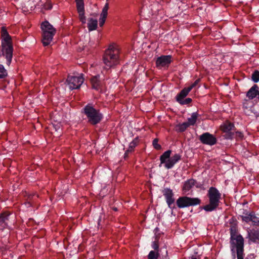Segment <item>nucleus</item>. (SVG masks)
Returning a JSON list of instances; mask_svg holds the SVG:
<instances>
[{"mask_svg":"<svg viewBox=\"0 0 259 259\" xmlns=\"http://www.w3.org/2000/svg\"><path fill=\"white\" fill-rule=\"evenodd\" d=\"M83 82V78L81 75H76L74 73L69 74L66 79V83L69 86L70 90L79 89Z\"/></svg>","mask_w":259,"mask_h":259,"instance_id":"8","label":"nucleus"},{"mask_svg":"<svg viewBox=\"0 0 259 259\" xmlns=\"http://www.w3.org/2000/svg\"><path fill=\"white\" fill-rule=\"evenodd\" d=\"M240 217L243 221L246 223H249L251 220V212L247 215H240Z\"/></svg>","mask_w":259,"mask_h":259,"instance_id":"32","label":"nucleus"},{"mask_svg":"<svg viewBox=\"0 0 259 259\" xmlns=\"http://www.w3.org/2000/svg\"><path fill=\"white\" fill-rule=\"evenodd\" d=\"M171 61V55H162L156 59V66L158 68L168 67Z\"/></svg>","mask_w":259,"mask_h":259,"instance_id":"12","label":"nucleus"},{"mask_svg":"<svg viewBox=\"0 0 259 259\" xmlns=\"http://www.w3.org/2000/svg\"><path fill=\"white\" fill-rule=\"evenodd\" d=\"M235 137L238 139H242L243 137V134L239 131H235Z\"/></svg>","mask_w":259,"mask_h":259,"instance_id":"36","label":"nucleus"},{"mask_svg":"<svg viewBox=\"0 0 259 259\" xmlns=\"http://www.w3.org/2000/svg\"><path fill=\"white\" fill-rule=\"evenodd\" d=\"M191 259H198L196 256H192L191 258Z\"/></svg>","mask_w":259,"mask_h":259,"instance_id":"43","label":"nucleus"},{"mask_svg":"<svg viewBox=\"0 0 259 259\" xmlns=\"http://www.w3.org/2000/svg\"><path fill=\"white\" fill-rule=\"evenodd\" d=\"M192 100L191 98H187L185 99H183L182 100H181V101H180L178 103L182 105H188L190 103H191L192 102Z\"/></svg>","mask_w":259,"mask_h":259,"instance_id":"33","label":"nucleus"},{"mask_svg":"<svg viewBox=\"0 0 259 259\" xmlns=\"http://www.w3.org/2000/svg\"><path fill=\"white\" fill-rule=\"evenodd\" d=\"M253 225L259 226V217L256 216L253 212H251V220Z\"/></svg>","mask_w":259,"mask_h":259,"instance_id":"28","label":"nucleus"},{"mask_svg":"<svg viewBox=\"0 0 259 259\" xmlns=\"http://www.w3.org/2000/svg\"><path fill=\"white\" fill-rule=\"evenodd\" d=\"M65 239H66V241L67 240V236H66Z\"/></svg>","mask_w":259,"mask_h":259,"instance_id":"44","label":"nucleus"},{"mask_svg":"<svg viewBox=\"0 0 259 259\" xmlns=\"http://www.w3.org/2000/svg\"><path fill=\"white\" fill-rule=\"evenodd\" d=\"M199 140L203 144L209 146H213L217 143L216 137L208 132L204 133L201 135L199 137Z\"/></svg>","mask_w":259,"mask_h":259,"instance_id":"10","label":"nucleus"},{"mask_svg":"<svg viewBox=\"0 0 259 259\" xmlns=\"http://www.w3.org/2000/svg\"><path fill=\"white\" fill-rule=\"evenodd\" d=\"M41 28L42 31V44L44 46H47L52 41L53 36L56 33V29L47 21L41 23Z\"/></svg>","mask_w":259,"mask_h":259,"instance_id":"5","label":"nucleus"},{"mask_svg":"<svg viewBox=\"0 0 259 259\" xmlns=\"http://www.w3.org/2000/svg\"><path fill=\"white\" fill-rule=\"evenodd\" d=\"M171 153V151L170 150H167L166 151L164 152L160 157V166H161V164L163 163H166L167 162V159L168 160L169 158H170V154Z\"/></svg>","mask_w":259,"mask_h":259,"instance_id":"20","label":"nucleus"},{"mask_svg":"<svg viewBox=\"0 0 259 259\" xmlns=\"http://www.w3.org/2000/svg\"><path fill=\"white\" fill-rule=\"evenodd\" d=\"M249 239L253 242L256 243L259 240V232L255 230L248 233Z\"/></svg>","mask_w":259,"mask_h":259,"instance_id":"22","label":"nucleus"},{"mask_svg":"<svg viewBox=\"0 0 259 259\" xmlns=\"http://www.w3.org/2000/svg\"><path fill=\"white\" fill-rule=\"evenodd\" d=\"M52 8V5L50 2H46L44 5V8L45 10H50Z\"/></svg>","mask_w":259,"mask_h":259,"instance_id":"38","label":"nucleus"},{"mask_svg":"<svg viewBox=\"0 0 259 259\" xmlns=\"http://www.w3.org/2000/svg\"><path fill=\"white\" fill-rule=\"evenodd\" d=\"M230 230V240H236L239 238V237L243 238V237L240 235L237 234V227L235 224H233L231 225Z\"/></svg>","mask_w":259,"mask_h":259,"instance_id":"17","label":"nucleus"},{"mask_svg":"<svg viewBox=\"0 0 259 259\" xmlns=\"http://www.w3.org/2000/svg\"><path fill=\"white\" fill-rule=\"evenodd\" d=\"M10 215V213L8 211H5L2 213L0 215V222L5 223L6 221L8 220Z\"/></svg>","mask_w":259,"mask_h":259,"instance_id":"26","label":"nucleus"},{"mask_svg":"<svg viewBox=\"0 0 259 259\" xmlns=\"http://www.w3.org/2000/svg\"><path fill=\"white\" fill-rule=\"evenodd\" d=\"M1 36L2 55L5 56L7 65H10L13 57V47L11 37L5 27L2 28Z\"/></svg>","mask_w":259,"mask_h":259,"instance_id":"2","label":"nucleus"},{"mask_svg":"<svg viewBox=\"0 0 259 259\" xmlns=\"http://www.w3.org/2000/svg\"><path fill=\"white\" fill-rule=\"evenodd\" d=\"M163 195L164 197L166 202L169 208H174L175 206L171 207L172 204L175 202L174 193L171 189L168 188H165L162 191Z\"/></svg>","mask_w":259,"mask_h":259,"instance_id":"11","label":"nucleus"},{"mask_svg":"<svg viewBox=\"0 0 259 259\" xmlns=\"http://www.w3.org/2000/svg\"><path fill=\"white\" fill-rule=\"evenodd\" d=\"M76 4L77 11L78 13L79 18L81 22L85 23L86 20L84 16V6L83 0H75Z\"/></svg>","mask_w":259,"mask_h":259,"instance_id":"13","label":"nucleus"},{"mask_svg":"<svg viewBox=\"0 0 259 259\" xmlns=\"http://www.w3.org/2000/svg\"><path fill=\"white\" fill-rule=\"evenodd\" d=\"M244 253H243V254H241V250H239L238 251V253H237V259H244Z\"/></svg>","mask_w":259,"mask_h":259,"instance_id":"40","label":"nucleus"},{"mask_svg":"<svg viewBox=\"0 0 259 259\" xmlns=\"http://www.w3.org/2000/svg\"><path fill=\"white\" fill-rule=\"evenodd\" d=\"M92 87L96 90H99L101 86V81L99 80V76H95L91 78Z\"/></svg>","mask_w":259,"mask_h":259,"instance_id":"19","label":"nucleus"},{"mask_svg":"<svg viewBox=\"0 0 259 259\" xmlns=\"http://www.w3.org/2000/svg\"><path fill=\"white\" fill-rule=\"evenodd\" d=\"M189 126L187 122H185L182 123V124H179L177 126L176 131L178 132H184Z\"/></svg>","mask_w":259,"mask_h":259,"instance_id":"25","label":"nucleus"},{"mask_svg":"<svg viewBox=\"0 0 259 259\" xmlns=\"http://www.w3.org/2000/svg\"><path fill=\"white\" fill-rule=\"evenodd\" d=\"M196 184V180L190 179L184 182L182 186V191L184 194L189 192Z\"/></svg>","mask_w":259,"mask_h":259,"instance_id":"15","label":"nucleus"},{"mask_svg":"<svg viewBox=\"0 0 259 259\" xmlns=\"http://www.w3.org/2000/svg\"><path fill=\"white\" fill-rule=\"evenodd\" d=\"M158 140L157 139H154L153 141L152 144L155 149L156 150H160L161 149V146L160 145L158 144Z\"/></svg>","mask_w":259,"mask_h":259,"instance_id":"34","label":"nucleus"},{"mask_svg":"<svg viewBox=\"0 0 259 259\" xmlns=\"http://www.w3.org/2000/svg\"><path fill=\"white\" fill-rule=\"evenodd\" d=\"M201 200L197 197H190L187 196H181L176 201L178 208H184L189 206H196L201 203Z\"/></svg>","mask_w":259,"mask_h":259,"instance_id":"6","label":"nucleus"},{"mask_svg":"<svg viewBox=\"0 0 259 259\" xmlns=\"http://www.w3.org/2000/svg\"><path fill=\"white\" fill-rule=\"evenodd\" d=\"M8 75L7 71L3 65L0 64V79H4Z\"/></svg>","mask_w":259,"mask_h":259,"instance_id":"27","label":"nucleus"},{"mask_svg":"<svg viewBox=\"0 0 259 259\" xmlns=\"http://www.w3.org/2000/svg\"><path fill=\"white\" fill-rule=\"evenodd\" d=\"M119 54V48L117 45L113 44L109 45L103 57L104 68L109 70L118 65L120 63Z\"/></svg>","mask_w":259,"mask_h":259,"instance_id":"1","label":"nucleus"},{"mask_svg":"<svg viewBox=\"0 0 259 259\" xmlns=\"http://www.w3.org/2000/svg\"><path fill=\"white\" fill-rule=\"evenodd\" d=\"M194 186H195L197 188H200L201 189V188H202L203 184H201V183L197 182L196 181V184H195Z\"/></svg>","mask_w":259,"mask_h":259,"instance_id":"41","label":"nucleus"},{"mask_svg":"<svg viewBox=\"0 0 259 259\" xmlns=\"http://www.w3.org/2000/svg\"><path fill=\"white\" fill-rule=\"evenodd\" d=\"M98 21L96 19L90 18L88 23V27L90 31L96 29L97 27Z\"/></svg>","mask_w":259,"mask_h":259,"instance_id":"21","label":"nucleus"},{"mask_svg":"<svg viewBox=\"0 0 259 259\" xmlns=\"http://www.w3.org/2000/svg\"><path fill=\"white\" fill-rule=\"evenodd\" d=\"M251 79L255 83L259 81V71L256 70L252 73Z\"/></svg>","mask_w":259,"mask_h":259,"instance_id":"29","label":"nucleus"},{"mask_svg":"<svg viewBox=\"0 0 259 259\" xmlns=\"http://www.w3.org/2000/svg\"><path fill=\"white\" fill-rule=\"evenodd\" d=\"M190 92L189 89L188 88H184L181 92L177 94L176 97V100L177 102L181 101L183 99H185V97L188 95Z\"/></svg>","mask_w":259,"mask_h":259,"instance_id":"18","label":"nucleus"},{"mask_svg":"<svg viewBox=\"0 0 259 259\" xmlns=\"http://www.w3.org/2000/svg\"><path fill=\"white\" fill-rule=\"evenodd\" d=\"M82 110L88 122L91 125H95L99 123L103 118V115L100 110L96 109L92 104H88Z\"/></svg>","mask_w":259,"mask_h":259,"instance_id":"3","label":"nucleus"},{"mask_svg":"<svg viewBox=\"0 0 259 259\" xmlns=\"http://www.w3.org/2000/svg\"><path fill=\"white\" fill-rule=\"evenodd\" d=\"M230 247L233 259H236L238 251L241 250V254L244 253V239L239 237L236 240H230Z\"/></svg>","mask_w":259,"mask_h":259,"instance_id":"7","label":"nucleus"},{"mask_svg":"<svg viewBox=\"0 0 259 259\" xmlns=\"http://www.w3.org/2000/svg\"><path fill=\"white\" fill-rule=\"evenodd\" d=\"M207 196L209 199V203L203 206L202 208L206 211L211 212L219 206L221 193L215 187H211L208 190Z\"/></svg>","mask_w":259,"mask_h":259,"instance_id":"4","label":"nucleus"},{"mask_svg":"<svg viewBox=\"0 0 259 259\" xmlns=\"http://www.w3.org/2000/svg\"><path fill=\"white\" fill-rule=\"evenodd\" d=\"M159 256L158 252L151 250L149 253L148 259H157Z\"/></svg>","mask_w":259,"mask_h":259,"instance_id":"30","label":"nucleus"},{"mask_svg":"<svg viewBox=\"0 0 259 259\" xmlns=\"http://www.w3.org/2000/svg\"><path fill=\"white\" fill-rule=\"evenodd\" d=\"M131 152H127V150L125 151L124 155V159H126L128 157V153H131Z\"/></svg>","mask_w":259,"mask_h":259,"instance_id":"42","label":"nucleus"},{"mask_svg":"<svg viewBox=\"0 0 259 259\" xmlns=\"http://www.w3.org/2000/svg\"><path fill=\"white\" fill-rule=\"evenodd\" d=\"M199 81H200V79H197L191 85H190L189 87H188L187 88L188 89H189V90L191 91L193 88L195 87L198 84V83L199 82Z\"/></svg>","mask_w":259,"mask_h":259,"instance_id":"35","label":"nucleus"},{"mask_svg":"<svg viewBox=\"0 0 259 259\" xmlns=\"http://www.w3.org/2000/svg\"><path fill=\"white\" fill-rule=\"evenodd\" d=\"M181 159V155L179 154H175L167 160V162L164 165L165 167L167 169L171 168Z\"/></svg>","mask_w":259,"mask_h":259,"instance_id":"14","label":"nucleus"},{"mask_svg":"<svg viewBox=\"0 0 259 259\" xmlns=\"http://www.w3.org/2000/svg\"><path fill=\"white\" fill-rule=\"evenodd\" d=\"M106 18L101 17V18L99 19V25H100V26L102 27V26H103V25L105 23V20H106Z\"/></svg>","mask_w":259,"mask_h":259,"instance_id":"39","label":"nucleus"},{"mask_svg":"<svg viewBox=\"0 0 259 259\" xmlns=\"http://www.w3.org/2000/svg\"><path fill=\"white\" fill-rule=\"evenodd\" d=\"M259 93V87L255 84L246 93V97L249 100H252L258 96Z\"/></svg>","mask_w":259,"mask_h":259,"instance_id":"16","label":"nucleus"},{"mask_svg":"<svg viewBox=\"0 0 259 259\" xmlns=\"http://www.w3.org/2000/svg\"><path fill=\"white\" fill-rule=\"evenodd\" d=\"M198 117V114L197 112H193L191 117L188 118V122L187 124H188V125H194L197 121V119Z\"/></svg>","mask_w":259,"mask_h":259,"instance_id":"23","label":"nucleus"},{"mask_svg":"<svg viewBox=\"0 0 259 259\" xmlns=\"http://www.w3.org/2000/svg\"><path fill=\"white\" fill-rule=\"evenodd\" d=\"M221 129L225 139L231 140L235 137V127L233 123L226 121L221 125Z\"/></svg>","mask_w":259,"mask_h":259,"instance_id":"9","label":"nucleus"},{"mask_svg":"<svg viewBox=\"0 0 259 259\" xmlns=\"http://www.w3.org/2000/svg\"><path fill=\"white\" fill-rule=\"evenodd\" d=\"M108 4L106 3L104 6V8L102 9V11L101 14V17L106 18L108 14Z\"/></svg>","mask_w":259,"mask_h":259,"instance_id":"31","label":"nucleus"},{"mask_svg":"<svg viewBox=\"0 0 259 259\" xmlns=\"http://www.w3.org/2000/svg\"><path fill=\"white\" fill-rule=\"evenodd\" d=\"M138 143L139 139L138 137H136L130 143L127 152H133L134 148L138 145Z\"/></svg>","mask_w":259,"mask_h":259,"instance_id":"24","label":"nucleus"},{"mask_svg":"<svg viewBox=\"0 0 259 259\" xmlns=\"http://www.w3.org/2000/svg\"><path fill=\"white\" fill-rule=\"evenodd\" d=\"M152 247L156 252H158L159 245L157 241L153 242Z\"/></svg>","mask_w":259,"mask_h":259,"instance_id":"37","label":"nucleus"}]
</instances>
